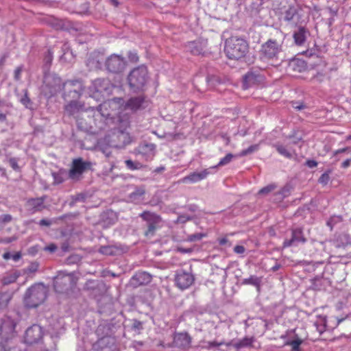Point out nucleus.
<instances>
[{
	"mask_svg": "<svg viewBox=\"0 0 351 351\" xmlns=\"http://www.w3.org/2000/svg\"><path fill=\"white\" fill-rule=\"evenodd\" d=\"M39 264L37 262L31 263L30 265L27 267L24 271L26 274H33L38 271Z\"/></svg>",
	"mask_w": 351,
	"mask_h": 351,
	"instance_id": "obj_37",
	"label": "nucleus"
},
{
	"mask_svg": "<svg viewBox=\"0 0 351 351\" xmlns=\"http://www.w3.org/2000/svg\"><path fill=\"white\" fill-rule=\"evenodd\" d=\"M73 277L69 274H59L53 280V287L56 292L64 293L72 287Z\"/></svg>",
	"mask_w": 351,
	"mask_h": 351,
	"instance_id": "obj_12",
	"label": "nucleus"
},
{
	"mask_svg": "<svg viewBox=\"0 0 351 351\" xmlns=\"http://www.w3.org/2000/svg\"><path fill=\"white\" fill-rule=\"evenodd\" d=\"M152 280V275L146 271L136 272L130 279V283L134 287L147 285Z\"/></svg>",
	"mask_w": 351,
	"mask_h": 351,
	"instance_id": "obj_17",
	"label": "nucleus"
},
{
	"mask_svg": "<svg viewBox=\"0 0 351 351\" xmlns=\"http://www.w3.org/2000/svg\"><path fill=\"white\" fill-rule=\"evenodd\" d=\"M156 145L153 143H145L138 147L139 153L145 156H155Z\"/></svg>",
	"mask_w": 351,
	"mask_h": 351,
	"instance_id": "obj_20",
	"label": "nucleus"
},
{
	"mask_svg": "<svg viewBox=\"0 0 351 351\" xmlns=\"http://www.w3.org/2000/svg\"><path fill=\"white\" fill-rule=\"evenodd\" d=\"M119 249L114 245H103L99 247L98 252L100 254L107 256L116 255Z\"/></svg>",
	"mask_w": 351,
	"mask_h": 351,
	"instance_id": "obj_25",
	"label": "nucleus"
},
{
	"mask_svg": "<svg viewBox=\"0 0 351 351\" xmlns=\"http://www.w3.org/2000/svg\"><path fill=\"white\" fill-rule=\"evenodd\" d=\"M306 164L310 168H314L317 166V162L314 160H308Z\"/></svg>",
	"mask_w": 351,
	"mask_h": 351,
	"instance_id": "obj_57",
	"label": "nucleus"
},
{
	"mask_svg": "<svg viewBox=\"0 0 351 351\" xmlns=\"http://www.w3.org/2000/svg\"><path fill=\"white\" fill-rule=\"evenodd\" d=\"M204 233H194L188 235L186 240L190 242H195L201 240L203 237H206Z\"/></svg>",
	"mask_w": 351,
	"mask_h": 351,
	"instance_id": "obj_36",
	"label": "nucleus"
},
{
	"mask_svg": "<svg viewBox=\"0 0 351 351\" xmlns=\"http://www.w3.org/2000/svg\"><path fill=\"white\" fill-rule=\"evenodd\" d=\"M252 341L251 339L245 337V338L241 339V341H239L238 343H237L236 347L237 348H243V347L250 346L252 343Z\"/></svg>",
	"mask_w": 351,
	"mask_h": 351,
	"instance_id": "obj_45",
	"label": "nucleus"
},
{
	"mask_svg": "<svg viewBox=\"0 0 351 351\" xmlns=\"http://www.w3.org/2000/svg\"><path fill=\"white\" fill-rule=\"evenodd\" d=\"M324 76H325L324 73L318 72V73H317V74H315V75H313L311 77V80L321 83L323 82Z\"/></svg>",
	"mask_w": 351,
	"mask_h": 351,
	"instance_id": "obj_46",
	"label": "nucleus"
},
{
	"mask_svg": "<svg viewBox=\"0 0 351 351\" xmlns=\"http://www.w3.org/2000/svg\"><path fill=\"white\" fill-rule=\"evenodd\" d=\"M91 162H84L81 158H75L73 160L71 169L69 171V176L71 179H75L81 176L84 171L90 168Z\"/></svg>",
	"mask_w": 351,
	"mask_h": 351,
	"instance_id": "obj_13",
	"label": "nucleus"
},
{
	"mask_svg": "<svg viewBox=\"0 0 351 351\" xmlns=\"http://www.w3.org/2000/svg\"><path fill=\"white\" fill-rule=\"evenodd\" d=\"M19 276V273L16 271L8 274L2 278L1 283L4 286L14 283V282H16Z\"/></svg>",
	"mask_w": 351,
	"mask_h": 351,
	"instance_id": "obj_26",
	"label": "nucleus"
},
{
	"mask_svg": "<svg viewBox=\"0 0 351 351\" xmlns=\"http://www.w3.org/2000/svg\"><path fill=\"white\" fill-rule=\"evenodd\" d=\"M47 288L43 283H38L29 288L24 297V302L29 308H36L46 300Z\"/></svg>",
	"mask_w": 351,
	"mask_h": 351,
	"instance_id": "obj_5",
	"label": "nucleus"
},
{
	"mask_svg": "<svg viewBox=\"0 0 351 351\" xmlns=\"http://www.w3.org/2000/svg\"><path fill=\"white\" fill-rule=\"evenodd\" d=\"M3 258L5 260L12 259L14 261H18L21 258V252H16L14 254H12L10 252H5L3 254Z\"/></svg>",
	"mask_w": 351,
	"mask_h": 351,
	"instance_id": "obj_39",
	"label": "nucleus"
},
{
	"mask_svg": "<svg viewBox=\"0 0 351 351\" xmlns=\"http://www.w3.org/2000/svg\"><path fill=\"white\" fill-rule=\"evenodd\" d=\"M99 285L97 281L89 280L86 282L84 285V289L87 290H93L95 288L99 287Z\"/></svg>",
	"mask_w": 351,
	"mask_h": 351,
	"instance_id": "obj_44",
	"label": "nucleus"
},
{
	"mask_svg": "<svg viewBox=\"0 0 351 351\" xmlns=\"http://www.w3.org/2000/svg\"><path fill=\"white\" fill-rule=\"evenodd\" d=\"M53 221H39V225L41 227L43 226H49L52 224Z\"/></svg>",
	"mask_w": 351,
	"mask_h": 351,
	"instance_id": "obj_59",
	"label": "nucleus"
},
{
	"mask_svg": "<svg viewBox=\"0 0 351 351\" xmlns=\"http://www.w3.org/2000/svg\"><path fill=\"white\" fill-rule=\"evenodd\" d=\"M261 282L262 278L254 275H252L247 278H243L241 281V284L243 285H250L254 286L258 292L261 291Z\"/></svg>",
	"mask_w": 351,
	"mask_h": 351,
	"instance_id": "obj_21",
	"label": "nucleus"
},
{
	"mask_svg": "<svg viewBox=\"0 0 351 351\" xmlns=\"http://www.w3.org/2000/svg\"><path fill=\"white\" fill-rule=\"evenodd\" d=\"M43 93L48 98L56 95L61 90H63V83L60 77L52 75L45 77Z\"/></svg>",
	"mask_w": 351,
	"mask_h": 351,
	"instance_id": "obj_7",
	"label": "nucleus"
},
{
	"mask_svg": "<svg viewBox=\"0 0 351 351\" xmlns=\"http://www.w3.org/2000/svg\"><path fill=\"white\" fill-rule=\"evenodd\" d=\"M276 188V185L274 184H269L259 190L258 194L267 195L273 191Z\"/></svg>",
	"mask_w": 351,
	"mask_h": 351,
	"instance_id": "obj_42",
	"label": "nucleus"
},
{
	"mask_svg": "<svg viewBox=\"0 0 351 351\" xmlns=\"http://www.w3.org/2000/svg\"><path fill=\"white\" fill-rule=\"evenodd\" d=\"M192 338L186 332H174L173 341L167 343L168 348H178L180 350L185 351L191 348Z\"/></svg>",
	"mask_w": 351,
	"mask_h": 351,
	"instance_id": "obj_9",
	"label": "nucleus"
},
{
	"mask_svg": "<svg viewBox=\"0 0 351 351\" xmlns=\"http://www.w3.org/2000/svg\"><path fill=\"white\" fill-rule=\"evenodd\" d=\"M145 101L144 96L134 97L129 99L125 105V109L136 111L141 108Z\"/></svg>",
	"mask_w": 351,
	"mask_h": 351,
	"instance_id": "obj_19",
	"label": "nucleus"
},
{
	"mask_svg": "<svg viewBox=\"0 0 351 351\" xmlns=\"http://www.w3.org/2000/svg\"><path fill=\"white\" fill-rule=\"evenodd\" d=\"M273 37L262 44L260 49V57L264 60H274L278 58L282 51L285 34L279 29H274L271 34Z\"/></svg>",
	"mask_w": 351,
	"mask_h": 351,
	"instance_id": "obj_2",
	"label": "nucleus"
},
{
	"mask_svg": "<svg viewBox=\"0 0 351 351\" xmlns=\"http://www.w3.org/2000/svg\"><path fill=\"white\" fill-rule=\"evenodd\" d=\"M315 326H316L317 330L319 332V334H322L326 330L325 322H324L323 324H315Z\"/></svg>",
	"mask_w": 351,
	"mask_h": 351,
	"instance_id": "obj_56",
	"label": "nucleus"
},
{
	"mask_svg": "<svg viewBox=\"0 0 351 351\" xmlns=\"http://www.w3.org/2000/svg\"><path fill=\"white\" fill-rule=\"evenodd\" d=\"M210 174V171L208 169H204L201 172H193L188 175L187 176L184 177L180 182L182 183H195L198 182L202 180L206 179L208 176Z\"/></svg>",
	"mask_w": 351,
	"mask_h": 351,
	"instance_id": "obj_18",
	"label": "nucleus"
},
{
	"mask_svg": "<svg viewBox=\"0 0 351 351\" xmlns=\"http://www.w3.org/2000/svg\"><path fill=\"white\" fill-rule=\"evenodd\" d=\"M132 328L134 330H141L143 328L142 322L137 319H134L132 325Z\"/></svg>",
	"mask_w": 351,
	"mask_h": 351,
	"instance_id": "obj_52",
	"label": "nucleus"
},
{
	"mask_svg": "<svg viewBox=\"0 0 351 351\" xmlns=\"http://www.w3.org/2000/svg\"><path fill=\"white\" fill-rule=\"evenodd\" d=\"M128 58L131 63H137L139 61V56L136 51H130Z\"/></svg>",
	"mask_w": 351,
	"mask_h": 351,
	"instance_id": "obj_43",
	"label": "nucleus"
},
{
	"mask_svg": "<svg viewBox=\"0 0 351 351\" xmlns=\"http://www.w3.org/2000/svg\"><path fill=\"white\" fill-rule=\"evenodd\" d=\"M195 281V276L192 273L191 267L190 271H186L184 269L177 271L175 276V283L181 290H184L190 287Z\"/></svg>",
	"mask_w": 351,
	"mask_h": 351,
	"instance_id": "obj_10",
	"label": "nucleus"
},
{
	"mask_svg": "<svg viewBox=\"0 0 351 351\" xmlns=\"http://www.w3.org/2000/svg\"><path fill=\"white\" fill-rule=\"evenodd\" d=\"M330 171H327L326 172L322 174L318 180V182L323 186L326 185L330 180Z\"/></svg>",
	"mask_w": 351,
	"mask_h": 351,
	"instance_id": "obj_38",
	"label": "nucleus"
},
{
	"mask_svg": "<svg viewBox=\"0 0 351 351\" xmlns=\"http://www.w3.org/2000/svg\"><path fill=\"white\" fill-rule=\"evenodd\" d=\"M235 157H239V156H237V154L234 155L231 153H228L219 160V162H218L217 165L212 167L211 168H217L219 167L226 165L229 164L232 161V160Z\"/></svg>",
	"mask_w": 351,
	"mask_h": 351,
	"instance_id": "obj_28",
	"label": "nucleus"
},
{
	"mask_svg": "<svg viewBox=\"0 0 351 351\" xmlns=\"http://www.w3.org/2000/svg\"><path fill=\"white\" fill-rule=\"evenodd\" d=\"M9 162V164L10 165V167L14 169V170H19V167L18 165V160L16 158H10L8 160Z\"/></svg>",
	"mask_w": 351,
	"mask_h": 351,
	"instance_id": "obj_48",
	"label": "nucleus"
},
{
	"mask_svg": "<svg viewBox=\"0 0 351 351\" xmlns=\"http://www.w3.org/2000/svg\"><path fill=\"white\" fill-rule=\"evenodd\" d=\"M245 251V248L243 245H236L234 247V252L237 254H241Z\"/></svg>",
	"mask_w": 351,
	"mask_h": 351,
	"instance_id": "obj_55",
	"label": "nucleus"
},
{
	"mask_svg": "<svg viewBox=\"0 0 351 351\" xmlns=\"http://www.w3.org/2000/svg\"><path fill=\"white\" fill-rule=\"evenodd\" d=\"M63 90H64L63 95L64 99L70 97L77 99L81 97L84 86L80 80H67L63 83Z\"/></svg>",
	"mask_w": 351,
	"mask_h": 351,
	"instance_id": "obj_8",
	"label": "nucleus"
},
{
	"mask_svg": "<svg viewBox=\"0 0 351 351\" xmlns=\"http://www.w3.org/2000/svg\"><path fill=\"white\" fill-rule=\"evenodd\" d=\"M350 163H351V158L347 159L342 162L341 167L343 169H346L350 165Z\"/></svg>",
	"mask_w": 351,
	"mask_h": 351,
	"instance_id": "obj_61",
	"label": "nucleus"
},
{
	"mask_svg": "<svg viewBox=\"0 0 351 351\" xmlns=\"http://www.w3.org/2000/svg\"><path fill=\"white\" fill-rule=\"evenodd\" d=\"M52 176L53 178V183L55 184H59L64 182V173L61 171L58 172H53L52 173Z\"/></svg>",
	"mask_w": 351,
	"mask_h": 351,
	"instance_id": "obj_34",
	"label": "nucleus"
},
{
	"mask_svg": "<svg viewBox=\"0 0 351 351\" xmlns=\"http://www.w3.org/2000/svg\"><path fill=\"white\" fill-rule=\"evenodd\" d=\"M338 247H345L351 245V236L346 232L341 233L337 238Z\"/></svg>",
	"mask_w": 351,
	"mask_h": 351,
	"instance_id": "obj_23",
	"label": "nucleus"
},
{
	"mask_svg": "<svg viewBox=\"0 0 351 351\" xmlns=\"http://www.w3.org/2000/svg\"><path fill=\"white\" fill-rule=\"evenodd\" d=\"M306 241V239L304 237L302 230L300 228H297L292 230L291 238L284 241L283 247L296 246L300 243H304Z\"/></svg>",
	"mask_w": 351,
	"mask_h": 351,
	"instance_id": "obj_15",
	"label": "nucleus"
},
{
	"mask_svg": "<svg viewBox=\"0 0 351 351\" xmlns=\"http://www.w3.org/2000/svg\"><path fill=\"white\" fill-rule=\"evenodd\" d=\"M114 85L108 79L98 78L88 87L89 96L97 101H102L112 92Z\"/></svg>",
	"mask_w": 351,
	"mask_h": 351,
	"instance_id": "obj_6",
	"label": "nucleus"
},
{
	"mask_svg": "<svg viewBox=\"0 0 351 351\" xmlns=\"http://www.w3.org/2000/svg\"><path fill=\"white\" fill-rule=\"evenodd\" d=\"M126 66L125 58L117 54L110 56L106 61V69L112 73H121Z\"/></svg>",
	"mask_w": 351,
	"mask_h": 351,
	"instance_id": "obj_11",
	"label": "nucleus"
},
{
	"mask_svg": "<svg viewBox=\"0 0 351 351\" xmlns=\"http://www.w3.org/2000/svg\"><path fill=\"white\" fill-rule=\"evenodd\" d=\"M208 343L209 348L218 347L222 345V343H218L216 341H209Z\"/></svg>",
	"mask_w": 351,
	"mask_h": 351,
	"instance_id": "obj_60",
	"label": "nucleus"
},
{
	"mask_svg": "<svg viewBox=\"0 0 351 351\" xmlns=\"http://www.w3.org/2000/svg\"><path fill=\"white\" fill-rule=\"evenodd\" d=\"M57 249L58 247L55 243H50L49 245L45 246L43 250L50 253H54Z\"/></svg>",
	"mask_w": 351,
	"mask_h": 351,
	"instance_id": "obj_50",
	"label": "nucleus"
},
{
	"mask_svg": "<svg viewBox=\"0 0 351 351\" xmlns=\"http://www.w3.org/2000/svg\"><path fill=\"white\" fill-rule=\"evenodd\" d=\"M149 73L147 66L141 64L134 68L128 75L130 89L134 93H142L146 90L149 81Z\"/></svg>",
	"mask_w": 351,
	"mask_h": 351,
	"instance_id": "obj_4",
	"label": "nucleus"
},
{
	"mask_svg": "<svg viewBox=\"0 0 351 351\" xmlns=\"http://www.w3.org/2000/svg\"><path fill=\"white\" fill-rule=\"evenodd\" d=\"M254 79H255V75H254V74H253L252 73H248L245 76V82L246 83L250 84V83H252L253 82V80Z\"/></svg>",
	"mask_w": 351,
	"mask_h": 351,
	"instance_id": "obj_54",
	"label": "nucleus"
},
{
	"mask_svg": "<svg viewBox=\"0 0 351 351\" xmlns=\"http://www.w3.org/2000/svg\"><path fill=\"white\" fill-rule=\"evenodd\" d=\"M228 240L227 239V238L226 237H223V238H221L219 239V244L220 245H225L226 244H227L228 243Z\"/></svg>",
	"mask_w": 351,
	"mask_h": 351,
	"instance_id": "obj_62",
	"label": "nucleus"
},
{
	"mask_svg": "<svg viewBox=\"0 0 351 351\" xmlns=\"http://www.w3.org/2000/svg\"><path fill=\"white\" fill-rule=\"evenodd\" d=\"M249 50V43L244 38L232 36L225 42L224 52L228 59L240 60L245 58Z\"/></svg>",
	"mask_w": 351,
	"mask_h": 351,
	"instance_id": "obj_3",
	"label": "nucleus"
},
{
	"mask_svg": "<svg viewBox=\"0 0 351 351\" xmlns=\"http://www.w3.org/2000/svg\"><path fill=\"white\" fill-rule=\"evenodd\" d=\"M81 260V258L80 256L78 255H76V254H74V255H71L68 258H67V263L69 264H74V263H77L78 262H80Z\"/></svg>",
	"mask_w": 351,
	"mask_h": 351,
	"instance_id": "obj_47",
	"label": "nucleus"
},
{
	"mask_svg": "<svg viewBox=\"0 0 351 351\" xmlns=\"http://www.w3.org/2000/svg\"><path fill=\"white\" fill-rule=\"evenodd\" d=\"M278 229V226H272L269 227L267 230V232L271 237H275L276 235V230Z\"/></svg>",
	"mask_w": 351,
	"mask_h": 351,
	"instance_id": "obj_53",
	"label": "nucleus"
},
{
	"mask_svg": "<svg viewBox=\"0 0 351 351\" xmlns=\"http://www.w3.org/2000/svg\"><path fill=\"white\" fill-rule=\"evenodd\" d=\"M38 250L37 245L32 246L28 249L29 254H30L32 255H35L38 252Z\"/></svg>",
	"mask_w": 351,
	"mask_h": 351,
	"instance_id": "obj_58",
	"label": "nucleus"
},
{
	"mask_svg": "<svg viewBox=\"0 0 351 351\" xmlns=\"http://www.w3.org/2000/svg\"><path fill=\"white\" fill-rule=\"evenodd\" d=\"M296 14V9L294 7H289L285 13V20L287 21L293 20Z\"/></svg>",
	"mask_w": 351,
	"mask_h": 351,
	"instance_id": "obj_33",
	"label": "nucleus"
},
{
	"mask_svg": "<svg viewBox=\"0 0 351 351\" xmlns=\"http://www.w3.org/2000/svg\"><path fill=\"white\" fill-rule=\"evenodd\" d=\"M43 329L38 325H33L25 331V341L28 344L38 342L43 337Z\"/></svg>",
	"mask_w": 351,
	"mask_h": 351,
	"instance_id": "obj_14",
	"label": "nucleus"
},
{
	"mask_svg": "<svg viewBox=\"0 0 351 351\" xmlns=\"http://www.w3.org/2000/svg\"><path fill=\"white\" fill-rule=\"evenodd\" d=\"M275 147L277 150V152L282 156H283L285 158H291L293 156V154L291 152L288 150L285 146L282 145H276Z\"/></svg>",
	"mask_w": 351,
	"mask_h": 351,
	"instance_id": "obj_32",
	"label": "nucleus"
},
{
	"mask_svg": "<svg viewBox=\"0 0 351 351\" xmlns=\"http://www.w3.org/2000/svg\"><path fill=\"white\" fill-rule=\"evenodd\" d=\"M289 66L291 67L293 71L302 72L306 69V64L302 60L295 59L290 62Z\"/></svg>",
	"mask_w": 351,
	"mask_h": 351,
	"instance_id": "obj_24",
	"label": "nucleus"
},
{
	"mask_svg": "<svg viewBox=\"0 0 351 351\" xmlns=\"http://www.w3.org/2000/svg\"><path fill=\"white\" fill-rule=\"evenodd\" d=\"M22 71H23V66H18L15 69L14 72V76L15 80H16V81L20 80Z\"/></svg>",
	"mask_w": 351,
	"mask_h": 351,
	"instance_id": "obj_49",
	"label": "nucleus"
},
{
	"mask_svg": "<svg viewBox=\"0 0 351 351\" xmlns=\"http://www.w3.org/2000/svg\"><path fill=\"white\" fill-rule=\"evenodd\" d=\"M178 250L182 253H190L192 252V250L190 248H182L180 247L178 248Z\"/></svg>",
	"mask_w": 351,
	"mask_h": 351,
	"instance_id": "obj_63",
	"label": "nucleus"
},
{
	"mask_svg": "<svg viewBox=\"0 0 351 351\" xmlns=\"http://www.w3.org/2000/svg\"><path fill=\"white\" fill-rule=\"evenodd\" d=\"M125 163L127 168L132 171L141 169L145 167L141 162H133L132 160H126Z\"/></svg>",
	"mask_w": 351,
	"mask_h": 351,
	"instance_id": "obj_31",
	"label": "nucleus"
},
{
	"mask_svg": "<svg viewBox=\"0 0 351 351\" xmlns=\"http://www.w3.org/2000/svg\"><path fill=\"white\" fill-rule=\"evenodd\" d=\"M21 103L27 108H31L32 101L28 96L27 90H25L24 95L20 100Z\"/></svg>",
	"mask_w": 351,
	"mask_h": 351,
	"instance_id": "obj_40",
	"label": "nucleus"
},
{
	"mask_svg": "<svg viewBox=\"0 0 351 351\" xmlns=\"http://www.w3.org/2000/svg\"><path fill=\"white\" fill-rule=\"evenodd\" d=\"M306 29L305 27H300L297 32L293 34V39L295 45L302 46L306 41Z\"/></svg>",
	"mask_w": 351,
	"mask_h": 351,
	"instance_id": "obj_22",
	"label": "nucleus"
},
{
	"mask_svg": "<svg viewBox=\"0 0 351 351\" xmlns=\"http://www.w3.org/2000/svg\"><path fill=\"white\" fill-rule=\"evenodd\" d=\"M157 221H152L148 225L147 230L145 232L146 237H152L154 234V232L157 228L156 226Z\"/></svg>",
	"mask_w": 351,
	"mask_h": 351,
	"instance_id": "obj_35",
	"label": "nucleus"
},
{
	"mask_svg": "<svg viewBox=\"0 0 351 351\" xmlns=\"http://www.w3.org/2000/svg\"><path fill=\"white\" fill-rule=\"evenodd\" d=\"M111 106L110 101H105L95 110L92 107L86 108L83 102L73 100L64 106V110L69 116L75 117L79 128L95 133L104 128V118L111 115L108 111Z\"/></svg>",
	"mask_w": 351,
	"mask_h": 351,
	"instance_id": "obj_1",
	"label": "nucleus"
},
{
	"mask_svg": "<svg viewBox=\"0 0 351 351\" xmlns=\"http://www.w3.org/2000/svg\"><path fill=\"white\" fill-rule=\"evenodd\" d=\"M12 294L9 292H3L0 293V308H5L8 306L9 302L12 299Z\"/></svg>",
	"mask_w": 351,
	"mask_h": 351,
	"instance_id": "obj_29",
	"label": "nucleus"
},
{
	"mask_svg": "<svg viewBox=\"0 0 351 351\" xmlns=\"http://www.w3.org/2000/svg\"><path fill=\"white\" fill-rule=\"evenodd\" d=\"M141 217L143 219H159L158 217H156L152 215L149 212H144L141 215Z\"/></svg>",
	"mask_w": 351,
	"mask_h": 351,
	"instance_id": "obj_51",
	"label": "nucleus"
},
{
	"mask_svg": "<svg viewBox=\"0 0 351 351\" xmlns=\"http://www.w3.org/2000/svg\"><path fill=\"white\" fill-rule=\"evenodd\" d=\"M15 325L13 324L12 320L6 319L4 320L0 326V331L1 332H12L14 331Z\"/></svg>",
	"mask_w": 351,
	"mask_h": 351,
	"instance_id": "obj_27",
	"label": "nucleus"
},
{
	"mask_svg": "<svg viewBox=\"0 0 351 351\" xmlns=\"http://www.w3.org/2000/svg\"><path fill=\"white\" fill-rule=\"evenodd\" d=\"M69 249V245L68 243H64L62 245V250L64 252H67Z\"/></svg>",
	"mask_w": 351,
	"mask_h": 351,
	"instance_id": "obj_64",
	"label": "nucleus"
},
{
	"mask_svg": "<svg viewBox=\"0 0 351 351\" xmlns=\"http://www.w3.org/2000/svg\"><path fill=\"white\" fill-rule=\"evenodd\" d=\"M45 198L46 197L43 196L41 197L29 199L25 204V210L30 213L41 211L45 208Z\"/></svg>",
	"mask_w": 351,
	"mask_h": 351,
	"instance_id": "obj_16",
	"label": "nucleus"
},
{
	"mask_svg": "<svg viewBox=\"0 0 351 351\" xmlns=\"http://www.w3.org/2000/svg\"><path fill=\"white\" fill-rule=\"evenodd\" d=\"M257 149H258V146L257 145H251L247 149L242 150L240 153H239L237 154V156L239 157H242V156H247V155H248L250 154L253 153L254 151L257 150Z\"/></svg>",
	"mask_w": 351,
	"mask_h": 351,
	"instance_id": "obj_41",
	"label": "nucleus"
},
{
	"mask_svg": "<svg viewBox=\"0 0 351 351\" xmlns=\"http://www.w3.org/2000/svg\"><path fill=\"white\" fill-rule=\"evenodd\" d=\"M303 343V340L297 337L295 339L288 341L286 345L291 347V351H301L300 345Z\"/></svg>",
	"mask_w": 351,
	"mask_h": 351,
	"instance_id": "obj_30",
	"label": "nucleus"
}]
</instances>
